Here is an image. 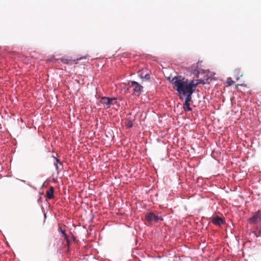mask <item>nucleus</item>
<instances>
[{"label":"nucleus","instance_id":"obj_1","mask_svg":"<svg viewBox=\"0 0 261 261\" xmlns=\"http://www.w3.org/2000/svg\"><path fill=\"white\" fill-rule=\"evenodd\" d=\"M170 82L173 85L174 89L177 92L180 99H183L186 96L192 95L199 84H205L203 80L189 81L181 75L173 77L170 80Z\"/></svg>","mask_w":261,"mask_h":261},{"label":"nucleus","instance_id":"obj_2","mask_svg":"<svg viewBox=\"0 0 261 261\" xmlns=\"http://www.w3.org/2000/svg\"><path fill=\"white\" fill-rule=\"evenodd\" d=\"M129 88L132 89L133 95L135 96H139L142 91L143 86L135 81H130L128 83Z\"/></svg>","mask_w":261,"mask_h":261},{"label":"nucleus","instance_id":"obj_3","mask_svg":"<svg viewBox=\"0 0 261 261\" xmlns=\"http://www.w3.org/2000/svg\"><path fill=\"white\" fill-rule=\"evenodd\" d=\"M145 219L150 224H152L155 222H158L160 221H163V220L162 217L156 216L152 212L146 213L145 215Z\"/></svg>","mask_w":261,"mask_h":261},{"label":"nucleus","instance_id":"obj_4","mask_svg":"<svg viewBox=\"0 0 261 261\" xmlns=\"http://www.w3.org/2000/svg\"><path fill=\"white\" fill-rule=\"evenodd\" d=\"M249 221L251 223L257 224L261 221V211L259 210L254 213L252 217L249 218Z\"/></svg>","mask_w":261,"mask_h":261},{"label":"nucleus","instance_id":"obj_5","mask_svg":"<svg viewBox=\"0 0 261 261\" xmlns=\"http://www.w3.org/2000/svg\"><path fill=\"white\" fill-rule=\"evenodd\" d=\"M185 97V101L183 106L184 110L185 112L191 111L192 109L190 108V102L192 101V95Z\"/></svg>","mask_w":261,"mask_h":261},{"label":"nucleus","instance_id":"obj_6","mask_svg":"<svg viewBox=\"0 0 261 261\" xmlns=\"http://www.w3.org/2000/svg\"><path fill=\"white\" fill-rule=\"evenodd\" d=\"M115 100V98H110L109 97H104L101 99V102L103 104H106L107 106H110L112 104V102Z\"/></svg>","mask_w":261,"mask_h":261},{"label":"nucleus","instance_id":"obj_7","mask_svg":"<svg viewBox=\"0 0 261 261\" xmlns=\"http://www.w3.org/2000/svg\"><path fill=\"white\" fill-rule=\"evenodd\" d=\"M54 187H50L49 190H48L46 191V197L49 199H53L54 197Z\"/></svg>","mask_w":261,"mask_h":261},{"label":"nucleus","instance_id":"obj_8","mask_svg":"<svg viewBox=\"0 0 261 261\" xmlns=\"http://www.w3.org/2000/svg\"><path fill=\"white\" fill-rule=\"evenodd\" d=\"M212 222L215 225H221L223 223V220L222 218L216 217L213 219Z\"/></svg>","mask_w":261,"mask_h":261},{"label":"nucleus","instance_id":"obj_9","mask_svg":"<svg viewBox=\"0 0 261 261\" xmlns=\"http://www.w3.org/2000/svg\"><path fill=\"white\" fill-rule=\"evenodd\" d=\"M144 72V71L142 70L140 73V76H141V77L142 79H144L146 80H149L150 79L149 74L148 73H146V74H145L144 75V74H143Z\"/></svg>","mask_w":261,"mask_h":261},{"label":"nucleus","instance_id":"obj_10","mask_svg":"<svg viewBox=\"0 0 261 261\" xmlns=\"http://www.w3.org/2000/svg\"><path fill=\"white\" fill-rule=\"evenodd\" d=\"M59 228H60V231L64 235L65 239L66 240L67 245L68 246H69L70 241H69V239L67 238V236L65 232V230H62L61 227H60Z\"/></svg>","mask_w":261,"mask_h":261},{"label":"nucleus","instance_id":"obj_11","mask_svg":"<svg viewBox=\"0 0 261 261\" xmlns=\"http://www.w3.org/2000/svg\"><path fill=\"white\" fill-rule=\"evenodd\" d=\"M61 60L64 63L67 64H71V61H72L71 60H69V59H66V58H62L61 59Z\"/></svg>","mask_w":261,"mask_h":261},{"label":"nucleus","instance_id":"obj_12","mask_svg":"<svg viewBox=\"0 0 261 261\" xmlns=\"http://www.w3.org/2000/svg\"><path fill=\"white\" fill-rule=\"evenodd\" d=\"M55 159L56 162V163H54V165L56 166V170L57 171H58L59 170V167H58V163L61 164V162H60V160L56 158Z\"/></svg>","mask_w":261,"mask_h":261},{"label":"nucleus","instance_id":"obj_13","mask_svg":"<svg viewBox=\"0 0 261 261\" xmlns=\"http://www.w3.org/2000/svg\"><path fill=\"white\" fill-rule=\"evenodd\" d=\"M126 125L128 128L132 127L133 125V124L131 121L128 122L126 124Z\"/></svg>","mask_w":261,"mask_h":261},{"label":"nucleus","instance_id":"obj_14","mask_svg":"<svg viewBox=\"0 0 261 261\" xmlns=\"http://www.w3.org/2000/svg\"><path fill=\"white\" fill-rule=\"evenodd\" d=\"M257 236H261V229L259 228L256 232Z\"/></svg>","mask_w":261,"mask_h":261},{"label":"nucleus","instance_id":"obj_15","mask_svg":"<svg viewBox=\"0 0 261 261\" xmlns=\"http://www.w3.org/2000/svg\"><path fill=\"white\" fill-rule=\"evenodd\" d=\"M228 83L229 85H231L234 83V81L230 80V81H228Z\"/></svg>","mask_w":261,"mask_h":261},{"label":"nucleus","instance_id":"obj_16","mask_svg":"<svg viewBox=\"0 0 261 261\" xmlns=\"http://www.w3.org/2000/svg\"><path fill=\"white\" fill-rule=\"evenodd\" d=\"M194 74H196L197 77H198V75L199 74V72L197 71L196 73H194Z\"/></svg>","mask_w":261,"mask_h":261},{"label":"nucleus","instance_id":"obj_17","mask_svg":"<svg viewBox=\"0 0 261 261\" xmlns=\"http://www.w3.org/2000/svg\"><path fill=\"white\" fill-rule=\"evenodd\" d=\"M82 58L77 59V60H81Z\"/></svg>","mask_w":261,"mask_h":261}]
</instances>
